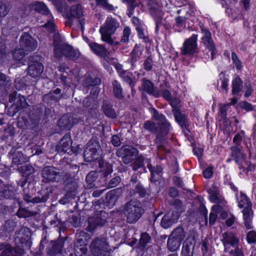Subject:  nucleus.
I'll return each instance as SVG.
<instances>
[{"label":"nucleus","instance_id":"10","mask_svg":"<svg viewBox=\"0 0 256 256\" xmlns=\"http://www.w3.org/2000/svg\"><path fill=\"white\" fill-rule=\"evenodd\" d=\"M108 214L102 210L96 212L88 220V230L92 232L99 226H102L106 222Z\"/></svg>","mask_w":256,"mask_h":256},{"label":"nucleus","instance_id":"53","mask_svg":"<svg viewBox=\"0 0 256 256\" xmlns=\"http://www.w3.org/2000/svg\"><path fill=\"white\" fill-rule=\"evenodd\" d=\"M131 34V30L128 27H126L123 30L122 36L121 38V42H128L129 37Z\"/></svg>","mask_w":256,"mask_h":256},{"label":"nucleus","instance_id":"4","mask_svg":"<svg viewBox=\"0 0 256 256\" xmlns=\"http://www.w3.org/2000/svg\"><path fill=\"white\" fill-rule=\"evenodd\" d=\"M91 252L94 256H109L112 252L108 240L104 237L95 238L90 244Z\"/></svg>","mask_w":256,"mask_h":256},{"label":"nucleus","instance_id":"14","mask_svg":"<svg viewBox=\"0 0 256 256\" xmlns=\"http://www.w3.org/2000/svg\"><path fill=\"white\" fill-rule=\"evenodd\" d=\"M42 175L44 180L47 182H58L62 178L61 174L52 166L44 168Z\"/></svg>","mask_w":256,"mask_h":256},{"label":"nucleus","instance_id":"46","mask_svg":"<svg viewBox=\"0 0 256 256\" xmlns=\"http://www.w3.org/2000/svg\"><path fill=\"white\" fill-rule=\"evenodd\" d=\"M61 90L57 88L54 92H50L48 94L46 95L44 99L50 98L52 100H58L60 97Z\"/></svg>","mask_w":256,"mask_h":256},{"label":"nucleus","instance_id":"34","mask_svg":"<svg viewBox=\"0 0 256 256\" xmlns=\"http://www.w3.org/2000/svg\"><path fill=\"white\" fill-rule=\"evenodd\" d=\"M102 109L105 114L109 118H114L116 117V113L112 108V106L107 103H104Z\"/></svg>","mask_w":256,"mask_h":256},{"label":"nucleus","instance_id":"33","mask_svg":"<svg viewBox=\"0 0 256 256\" xmlns=\"http://www.w3.org/2000/svg\"><path fill=\"white\" fill-rule=\"evenodd\" d=\"M48 196L47 195L43 196L41 198L39 197L32 198L31 196L28 194H25L24 197L25 201L27 202H32L33 203H40L42 202H44L48 200Z\"/></svg>","mask_w":256,"mask_h":256},{"label":"nucleus","instance_id":"62","mask_svg":"<svg viewBox=\"0 0 256 256\" xmlns=\"http://www.w3.org/2000/svg\"><path fill=\"white\" fill-rule=\"evenodd\" d=\"M29 232V229L28 228H24V229H22L17 234L16 238L19 239L20 240L21 243H23L24 240H28L29 236L26 235V237L20 236V234H22L23 232Z\"/></svg>","mask_w":256,"mask_h":256},{"label":"nucleus","instance_id":"22","mask_svg":"<svg viewBox=\"0 0 256 256\" xmlns=\"http://www.w3.org/2000/svg\"><path fill=\"white\" fill-rule=\"evenodd\" d=\"M88 46L91 50L96 54L101 56H104L106 55L107 50L104 46L94 42L89 43Z\"/></svg>","mask_w":256,"mask_h":256},{"label":"nucleus","instance_id":"43","mask_svg":"<svg viewBox=\"0 0 256 256\" xmlns=\"http://www.w3.org/2000/svg\"><path fill=\"white\" fill-rule=\"evenodd\" d=\"M148 160V159L145 158L142 156H139L138 157V158L136 160L135 162L132 164L133 170H136L138 168L142 167L144 164V161H146V163L148 164V162H146Z\"/></svg>","mask_w":256,"mask_h":256},{"label":"nucleus","instance_id":"42","mask_svg":"<svg viewBox=\"0 0 256 256\" xmlns=\"http://www.w3.org/2000/svg\"><path fill=\"white\" fill-rule=\"evenodd\" d=\"M22 49H16L12 52L13 58L16 62H22L24 52Z\"/></svg>","mask_w":256,"mask_h":256},{"label":"nucleus","instance_id":"23","mask_svg":"<svg viewBox=\"0 0 256 256\" xmlns=\"http://www.w3.org/2000/svg\"><path fill=\"white\" fill-rule=\"evenodd\" d=\"M82 16V7L78 4L72 6L70 8V12L67 13V16L70 19L72 18H80Z\"/></svg>","mask_w":256,"mask_h":256},{"label":"nucleus","instance_id":"7","mask_svg":"<svg viewBox=\"0 0 256 256\" xmlns=\"http://www.w3.org/2000/svg\"><path fill=\"white\" fill-rule=\"evenodd\" d=\"M56 37V36L54 38V53L56 57L61 58L65 56L70 59L75 60L79 56L78 52L74 50L70 45L60 42H57Z\"/></svg>","mask_w":256,"mask_h":256},{"label":"nucleus","instance_id":"12","mask_svg":"<svg viewBox=\"0 0 256 256\" xmlns=\"http://www.w3.org/2000/svg\"><path fill=\"white\" fill-rule=\"evenodd\" d=\"M222 244L224 248V250L232 254L234 248L238 247V238L231 232H226L222 235Z\"/></svg>","mask_w":256,"mask_h":256},{"label":"nucleus","instance_id":"44","mask_svg":"<svg viewBox=\"0 0 256 256\" xmlns=\"http://www.w3.org/2000/svg\"><path fill=\"white\" fill-rule=\"evenodd\" d=\"M210 200L214 203H219L220 201V195L215 189L209 190Z\"/></svg>","mask_w":256,"mask_h":256},{"label":"nucleus","instance_id":"61","mask_svg":"<svg viewBox=\"0 0 256 256\" xmlns=\"http://www.w3.org/2000/svg\"><path fill=\"white\" fill-rule=\"evenodd\" d=\"M120 182V176H116L112 178L108 183V188H112L116 187Z\"/></svg>","mask_w":256,"mask_h":256},{"label":"nucleus","instance_id":"19","mask_svg":"<svg viewBox=\"0 0 256 256\" xmlns=\"http://www.w3.org/2000/svg\"><path fill=\"white\" fill-rule=\"evenodd\" d=\"M79 122V118L76 115L66 114L64 116L58 121V126L62 128H69L74 124H77Z\"/></svg>","mask_w":256,"mask_h":256},{"label":"nucleus","instance_id":"38","mask_svg":"<svg viewBox=\"0 0 256 256\" xmlns=\"http://www.w3.org/2000/svg\"><path fill=\"white\" fill-rule=\"evenodd\" d=\"M232 94H236L242 90V82L240 78H236L232 80Z\"/></svg>","mask_w":256,"mask_h":256},{"label":"nucleus","instance_id":"8","mask_svg":"<svg viewBox=\"0 0 256 256\" xmlns=\"http://www.w3.org/2000/svg\"><path fill=\"white\" fill-rule=\"evenodd\" d=\"M201 31L202 34V42L206 48V54L208 56V58H210L212 60L214 58L217 51L212 40L211 34L208 30L204 28V27L201 28Z\"/></svg>","mask_w":256,"mask_h":256},{"label":"nucleus","instance_id":"54","mask_svg":"<svg viewBox=\"0 0 256 256\" xmlns=\"http://www.w3.org/2000/svg\"><path fill=\"white\" fill-rule=\"evenodd\" d=\"M9 10V7L5 3L0 2V17L5 16Z\"/></svg>","mask_w":256,"mask_h":256},{"label":"nucleus","instance_id":"49","mask_svg":"<svg viewBox=\"0 0 256 256\" xmlns=\"http://www.w3.org/2000/svg\"><path fill=\"white\" fill-rule=\"evenodd\" d=\"M170 214L168 213L164 216L161 221V226L164 228H168L172 224L170 220Z\"/></svg>","mask_w":256,"mask_h":256},{"label":"nucleus","instance_id":"1","mask_svg":"<svg viewBox=\"0 0 256 256\" xmlns=\"http://www.w3.org/2000/svg\"><path fill=\"white\" fill-rule=\"evenodd\" d=\"M29 8L42 14V20L40 21V20H38V22L44 23V26L49 32H53L54 30L55 26L54 23V17L44 2H34L30 5Z\"/></svg>","mask_w":256,"mask_h":256},{"label":"nucleus","instance_id":"51","mask_svg":"<svg viewBox=\"0 0 256 256\" xmlns=\"http://www.w3.org/2000/svg\"><path fill=\"white\" fill-rule=\"evenodd\" d=\"M132 74H130L129 72H126L125 74H122L120 76L123 78L124 82L129 84L130 86L132 88V90L134 87V84L132 78Z\"/></svg>","mask_w":256,"mask_h":256},{"label":"nucleus","instance_id":"5","mask_svg":"<svg viewBox=\"0 0 256 256\" xmlns=\"http://www.w3.org/2000/svg\"><path fill=\"white\" fill-rule=\"evenodd\" d=\"M143 210L140 202L132 200L125 205L124 214L130 223L136 222L142 216Z\"/></svg>","mask_w":256,"mask_h":256},{"label":"nucleus","instance_id":"37","mask_svg":"<svg viewBox=\"0 0 256 256\" xmlns=\"http://www.w3.org/2000/svg\"><path fill=\"white\" fill-rule=\"evenodd\" d=\"M22 252H17L11 246H8L2 252L1 256H21Z\"/></svg>","mask_w":256,"mask_h":256},{"label":"nucleus","instance_id":"17","mask_svg":"<svg viewBox=\"0 0 256 256\" xmlns=\"http://www.w3.org/2000/svg\"><path fill=\"white\" fill-rule=\"evenodd\" d=\"M72 144V142L70 134H66L64 135L56 146V148L58 152L60 154L66 152L68 154L70 152L68 150H70V152L72 151L76 153V152L74 148L70 150Z\"/></svg>","mask_w":256,"mask_h":256},{"label":"nucleus","instance_id":"29","mask_svg":"<svg viewBox=\"0 0 256 256\" xmlns=\"http://www.w3.org/2000/svg\"><path fill=\"white\" fill-rule=\"evenodd\" d=\"M140 90L143 92H146L150 94H154V86L149 80H144Z\"/></svg>","mask_w":256,"mask_h":256},{"label":"nucleus","instance_id":"55","mask_svg":"<svg viewBox=\"0 0 256 256\" xmlns=\"http://www.w3.org/2000/svg\"><path fill=\"white\" fill-rule=\"evenodd\" d=\"M153 61L150 57H148L144 62L143 66L145 70L150 71L152 69Z\"/></svg>","mask_w":256,"mask_h":256},{"label":"nucleus","instance_id":"24","mask_svg":"<svg viewBox=\"0 0 256 256\" xmlns=\"http://www.w3.org/2000/svg\"><path fill=\"white\" fill-rule=\"evenodd\" d=\"M243 218L244 221V224L246 228H252V210L250 208H244L242 210Z\"/></svg>","mask_w":256,"mask_h":256},{"label":"nucleus","instance_id":"31","mask_svg":"<svg viewBox=\"0 0 256 256\" xmlns=\"http://www.w3.org/2000/svg\"><path fill=\"white\" fill-rule=\"evenodd\" d=\"M181 242L176 239L169 238L168 240V248L171 252H175L179 248Z\"/></svg>","mask_w":256,"mask_h":256},{"label":"nucleus","instance_id":"50","mask_svg":"<svg viewBox=\"0 0 256 256\" xmlns=\"http://www.w3.org/2000/svg\"><path fill=\"white\" fill-rule=\"evenodd\" d=\"M98 176L97 172L95 171H92L88 173L86 177L87 183L90 184V187H92V182L96 180Z\"/></svg>","mask_w":256,"mask_h":256},{"label":"nucleus","instance_id":"59","mask_svg":"<svg viewBox=\"0 0 256 256\" xmlns=\"http://www.w3.org/2000/svg\"><path fill=\"white\" fill-rule=\"evenodd\" d=\"M134 192L139 194L140 197H144L146 195V192L142 186L140 184L136 185Z\"/></svg>","mask_w":256,"mask_h":256},{"label":"nucleus","instance_id":"63","mask_svg":"<svg viewBox=\"0 0 256 256\" xmlns=\"http://www.w3.org/2000/svg\"><path fill=\"white\" fill-rule=\"evenodd\" d=\"M182 256H192V252L190 248L188 246H184L182 250Z\"/></svg>","mask_w":256,"mask_h":256},{"label":"nucleus","instance_id":"39","mask_svg":"<svg viewBox=\"0 0 256 256\" xmlns=\"http://www.w3.org/2000/svg\"><path fill=\"white\" fill-rule=\"evenodd\" d=\"M99 165L102 168L101 172H102V174L104 177L112 172V166L110 164L107 162H103L102 164L101 162H100Z\"/></svg>","mask_w":256,"mask_h":256},{"label":"nucleus","instance_id":"28","mask_svg":"<svg viewBox=\"0 0 256 256\" xmlns=\"http://www.w3.org/2000/svg\"><path fill=\"white\" fill-rule=\"evenodd\" d=\"M170 238L182 242L185 238V233L183 228L182 227H178L174 229Z\"/></svg>","mask_w":256,"mask_h":256},{"label":"nucleus","instance_id":"40","mask_svg":"<svg viewBox=\"0 0 256 256\" xmlns=\"http://www.w3.org/2000/svg\"><path fill=\"white\" fill-rule=\"evenodd\" d=\"M18 126L20 128H28L29 126V121L28 120V116L20 115L18 118Z\"/></svg>","mask_w":256,"mask_h":256},{"label":"nucleus","instance_id":"16","mask_svg":"<svg viewBox=\"0 0 256 256\" xmlns=\"http://www.w3.org/2000/svg\"><path fill=\"white\" fill-rule=\"evenodd\" d=\"M20 44L22 50L26 52L32 51L37 47L36 40L26 33L21 36Z\"/></svg>","mask_w":256,"mask_h":256},{"label":"nucleus","instance_id":"6","mask_svg":"<svg viewBox=\"0 0 256 256\" xmlns=\"http://www.w3.org/2000/svg\"><path fill=\"white\" fill-rule=\"evenodd\" d=\"M167 5L166 2H161L160 0H146V4L148 6L150 12L154 19L156 24V30L162 23L164 13L162 10L163 6Z\"/></svg>","mask_w":256,"mask_h":256},{"label":"nucleus","instance_id":"13","mask_svg":"<svg viewBox=\"0 0 256 256\" xmlns=\"http://www.w3.org/2000/svg\"><path fill=\"white\" fill-rule=\"evenodd\" d=\"M23 159L22 154L19 152H16L12 158V164L17 166L16 168L20 171L24 176L27 177L34 172V170L32 166L28 164L20 166H19L24 162Z\"/></svg>","mask_w":256,"mask_h":256},{"label":"nucleus","instance_id":"26","mask_svg":"<svg viewBox=\"0 0 256 256\" xmlns=\"http://www.w3.org/2000/svg\"><path fill=\"white\" fill-rule=\"evenodd\" d=\"M231 156L234 158L236 162L238 164L241 162L246 156L243 152L236 146L232 148Z\"/></svg>","mask_w":256,"mask_h":256},{"label":"nucleus","instance_id":"21","mask_svg":"<svg viewBox=\"0 0 256 256\" xmlns=\"http://www.w3.org/2000/svg\"><path fill=\"white\" fill-rule=\"evenodd\" d=\"M236 197L238 206L240 208H250V210H252V203L244 194L240 192L239 194L236 196Z\"/></svg>","mask_w":256,"mask_h":256},{"label":"nucleus","instance_id":"3","mask_svg":"<svg viewBox=\"0 0 256 256\" xmlns=\"http://www.w3.org/2000/svg\"><path fill=\"white\" fill-rule=\"evenodd\" d=\"M177 13L180 16L176 18V26L180 30H182L192 26L190 22H193L194 20V12L190 4L185 5L180 10H177Z\"/></svg>","mask_w":256,"mask_h":256},{"label":"nucleus","instance_id":"2","mask_svg":"<svg viewBox=\"0 0 256 256\" xmlns=\"http://www.w3.org/2000/svg\"><path fill=\"white\" fill-rule=\"evenodd\" d=\"M119 26V23L116 20L112 18H108L100 30L102 40L112 46L118 45L120 42H114L115 38L112 37V34Z\"/></svg>","mask_w":256,"mask_h":256},{"label":"nucleus","instance_id":"9","mask_svg":"<svg viewBox=\"0 0 256 256\" xmlns=\"http://www.w3.org/2000/svg\"><path fill=\"white\" fill-rule=\"evenodd\" d=\"M197 40L198 35L196 34H193L190 38L186 39L180 48L182 54L190 56L198 53Z\"/></svg>","mask_w":256,"mask_h":256},{"label":"nucleus","instance_id":"60","mask_svg":"<svg viewBox=\"0 0 256 256\" xmlns=\"http://www.w3.org/2000/svg\"><path fill=\"white\" fill-rule=\"evenodd\" d=\"M150 240V237L148 234L146 233L142 234L140 240V244L142 246H144L147 243L149 242Z\"/></svg>","mask_w":256,"mask_h":256},{"label":"nucleus","instance_id":"47","mask_svg":"<svg viewBox=\"0 0 256 256\" xmlns=\"http://www.w3.org/2000/svg\"><path fill=\"white\" fill-rule=\"evenodd\" d=\"M100 83V80L98 78H92V76L87 77L86 78L84 84L87 86H97Z\"/></svg>","mask_w":256,"mask_h":256},{"label":"nucleus","instance_id":"41","mask_svg":"<svg viewBox=\"0 0 256 256\" xmlns=\"http://www.w3.org/2000/svg\"><path fill=\"white\" fill-rule=\"evenodd\" d=\"M98 6H102L104 10L108 11L114 10V6L108 2V0H94Z\"/></svg>","mask_w":256,"mask_h":256},{"label":"nucleus","instance_id":"18","mask_svg":"<svg viewBox=\"0 0 256 256\" xmlns=\"http://www.w3.org/2000/svg\"><path fill=\"white\" fill-rule=\"evenodd\" d=\"M100 152L98 144L94 145H88L84 152V158L86 162H91L98 158Z\"/></svg>","mask_w":256,"mask_h":256},{"label":"nucleus","instance_id":"45","mask_svg":"<svg viewBox=\"0 0 256 256\" xmlns=\"http://www.w3.org/2000/svg\"><path fill=\"white\" fill-rule=\"evenodd\" d=\"M174 117L176 120L181 126H185L187 124L186 118V116L178 112H176L174 113Z\"/></svg>","mask_w":256,"mask_h":256},{"label":"nucleus","instance_id":"15","mask_svg":"<svg viewBox=\"0 0 256 256\" xmlns=\"http://www.w3.org/2000/svg\"><path fill=\"white\" fill-rule=\"evenodd\" d=\"M150 111L153 118L158 120L160 133L162 134H167L170 130V125L166 120L165 116L162 114H160L154 108H150Z\"/></svg>","mask_w":256,"mask_h":256},{"label":"nucleus","instance_id":"25","mask_svg":"<svg viewBox=\"0 0 256 256\" xmlns=\"http://www.w3.org/2000/svg\"><path fill=\"white\" fill-rule=\"evenodd\" d=\"M143 48L140 46L136 45L134 50H132L130 58V61L133 66L134 64L137 61L138 58H140L142 54Z\"/></svg>","mask_w":256,"mask_h":256},{"label":"nucleus","instance_id":"57","mask_svg":"<svg viewBox=\"0 0 256 256\" xmlns=\"http://www.w3.org/2000/svg\"><path fill=\"white\" fill-rule=\"evenodd\" d=\"M28 84L24 82V80H20V78H17L15 80V87L18 90H20L24 88Z\"/></svg>","mask_w":256,"mask_h":256},{"label":"nucleus","instance_id":"58","mask_svg":"<svg viewBox=\"0 0 256 256\" xmlns=\"http://www.w3.org/2000/svg\"><path fill=\"white\" fill-rule=\"evenodd\" d=\"M247 241L249 244H254L256 242V233L254 231H250L248 232L246 236Z\"/></svg>","mask_w":256,"mask_h":256},{"label":"nucleus","instance_id":"56","mask_svg":"<svg viewBox=\"0 0 256 256\" xmlns=\"http://www.w3.org/2000/svg\"><path fill=\"white\" fill-rule=\"evenodd\" d=\"M136 30L138 32V36L140 38H144L146 36V30H145V26L144 25H139L136 27Z\"/></svg>","mask_w":256,"mask_h":256},{"label":"nucleus","instance_id":"35","mask_svg":"<svg viewBox=\"0 0 256 256\" xmlns=\"http://www.w3.org/2000/svg\"><path fill=\"white\" fill-rule=\"evenodd\" d=\"M212 211L210 213L209 222L210 224L212 225L215 222L218 214L217 213L220 210V207L218 206L215 205L212 208Z\"/></svg>","mask_w":256,"mask_h":256},{"label":"nucleus","instance_id":"11","mask_svg":"<svg viewBox=\"0 0 256 256\" xmlns=\"http://www.w3.org/2000/svg\"><path fill=\"white\" fill-rule=\"evenodd\" d=\"M138 150L130 146H124L116 152L117 156L122 158L125 164L131 162L138 154Z\"/></svg>","mask_w":256,"mask_h":256},{"label":"nucleus","instance_id":"32","mask_svg":"<svg viewBox=\"0 0 256 256\" xmlns=\"http://www.w3.org/2000/svg\"><path fill=\"white\" fill-rule=\"evenodd\" d=\"M26 105L27 102L24 96L19 95L17 98H16L14 106H16V110L17 111L26 107Z\"/></svg>","mask_w":256,"mask_h":256},{"label":"nucleus","instance_id":"30","mask_svg":"<svg viewBox=\"0 0 256 256\" xmlns=\"http://www.w3.org/2000/svg\"><path fill=\"white\" fill-rule=\"evenodd\" d=\"M146 162H148L147 167L151 173V181H154L156 176L159 175L161 173L162 168L160 166H157L156 168H152L150 164V160H148Z\"/></svg>","mask_w":256,"mask_h":256},{"label":"nucleus","instance_id":"36","mask_svg":"<svg viewBox=\"0 0 256 256\" xmlns=\"http://www.w3.org/2000/svg\"><path fill=\"white\" fill-rule=\"evenodd\" d=\"M114 93V96L118 98L121 99L123 98L122 94V88L120 84L116 80H114L113 83Z\"/></svg>","mask_w":256,"mask_h":256},{"label":"nucleus","instance_id":"48","mask_svg":"<svg viewBox=\"0 0 256 256\" xmlns=\"http://www.w3.org/2000/svg\"><path fill=\"white\" fill-rule=\"evenodd\" d=\"M160 136L158 135L157 138H156V144H157V147L158 151V154L160 156L161 158H164L163 157V152L165 151H168L166 150V147L162 143L160 140Z\"/></svg>","mask_w":256,"mask_h":256},{"label":"nucleus","instance_id":"27","mask_svg":"<svg viewBox=\"0 0 256 256\" xmlns=\"http://www.w3.org/2000/svg\"><path fill=\"white\" fill-rule=\"evenodd\" d=\"M118 199V195L116 194V190H112L109 192L106 196V202L110 208L114 206Z\"/></svg>","mask_w":256,"mask_h":256},{"label":"nucleus","instance_id":"64","mask_svg":"<svg viewBox=\"0 0 256 256\" xmlns=\"http://www.w3.org/2000/svg\"><path fill=\"white\" fill-rule=\"evenodd\" d=\"M244 136V132L243 131L241 132L240 133L237 134L234 138V142L236 144H240Z\"/></svg>","mask_w":256,"mask_h":256},{"label":"nucleus","instance_id":"20","mask_svg":"<svg viewBox=\"0 0 256 256\" xmlns=\"http://www.w3.org/2000/svg\"><path fill=\"white\" fill-rule=\"evenodd\" d=\"M44 70V66L38 62H34L29 64L28 68V74L34 78H38L40 76Z\"/></svg>","mask_w":256,"mask_h":256},{"label":"nucleus","instance_id":"52","mask_svg":"<svg viewBox=\"0 0 256 256\" xmlns=\"http://www.w3.org/2000/svg\"><path fill=\"white\" fill-rule=\"evenodd\" d=\"M144 128L152 132H156L157 128L154 123L148 120L144 124Z\"/></svg>","mask_w":256,"mask_h":256}]
</instances>
